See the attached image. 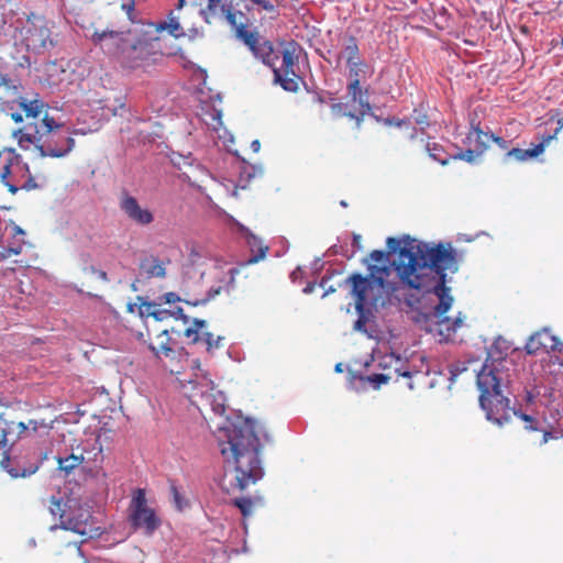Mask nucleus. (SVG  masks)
Returning <instances> with one entry per match:
<instances>
[{
  "mask_svg": "<svg viewBox=\"0 0 563 563\" xmlns=\"http://www.w3.org/2000/svg\"><path fill=\"white\" fill-rule=\"evenodd\" d=\"M395 374H396V377H395V379H396V380H397L399 377H404V378L408 379V382H407V387H408L409 389H413V384H412V382H411V378H412L413 374H412L411 372H409V371L400 372L399 369H397V368H396V369H395Z\"/></svg>",
  "mask_w": 563,
  "mask_h": 563,
  "instance_id": "a18cd8bd",
  "label": "nucleus"
},
{
  "mask_svg": "<svg viewBox=\"0 0 563 563\" xmlns=\"http://www.w3.org/2000/svg\"><path fill=\"white\" fill-rule=\"evenodd\" d=\"M299 45L296 42H290L287 47L282 52V66L271 67L274 73L275 81L278 82L282 88L289 92H296L299 89V84L302 78L298 74V56L297 49Z\"/></svg>",
  "mask_w": 563,
  "mask_h": 563,
  "instance_id": "4468645a",
  "label": "nucleus"
},
{
  "mask_svg": "<svg viewBox=\"0 0 563 563\" xmlns=\"http://www.w3.org/2000/svg\"><path fill=\"white\" fill-rule=\"evenodd\" d=\"M249 49L257 60L268 67H273L278 59L272 42L257 32H249Z\"/></svg>",
  "mask_w": 563,
  "mask_h": 563,
  "instance_id": "4be33fe9",
  "label": "nucleus"
},
{
  "mask_svg": "<svg viewBox=\"0 0 563 563\" xmlns=\"http://www.w3.org/2000/svg\"><path fill=\"white\" fill-rule=\"evenodd\" d=\"M340 366H341V364H338V365L335 366V369H336L338 372H340V371H341V367H340Z\"/></svg>",
  "mask_w": 563,
  "mask_h": 563,
  "instance_id": "774afa93",
  "label": "nucleus"
},
{
  "mask_svg": "<svg viewBox=\"0 0 563 563\" xmlns=\"http://www.w3.org/2000/svg\"><path fill=\"white\" fill-rule=\"evenodd\" d=\"M66 507H67V503H65L63 500V498H58L56 496H52L49 498L48 509H49V512L54 517H57L59 519V525H58L59 528L63 527V519H66V516L68 515V512L66 511ZM56 528H57V526H53L52 530H54Z\"/></svg>",
  "mask_w": 563,
  "mask_h": 563,
  "instance_id": "72a5a7b5",
  "label": "nucleus"
},
{
  "mask_svg": "<svg viewBox=\"0 0 563 563\" xmlns=\"http://www.w3.org/2000/svg\"><path fill=\"white\" fill-rule=\"evenodd\" d=\"M121 8H122L123 11H125V13L128 15V19L131 22H134L136 20L134 0H128L126 2H123L121 4Z\"/></svg>",
  "mask_w": 563,
  "mask_h": 563,
  "instance_id": "79ce46f5",
  "label": "nucleus"
},
{
  "mask_svg": "<svg viewBox=\"0 0 563 563\" xmlns=\"http://www.w3.org/2000/svg\"><path fill=\"white\" fill-rule=\"evenodd\" d=\"M349 82H352V87H356L357 82L366 78L368 71V64L364 59H358L346 64Z\"/></svg>",
  "mask_w": 563,
  "mask_h": 563,
  "instance_id": "7c9ffc66",
  "label": "nucleus"
},
{
  "mask_svg": "<svg viewBox=\"0 0 563 563\" xmlns=\"http://www.w3.org/2000/svg\"><path fill=\"white\" fill-rule=\"evenodd\" d=\"M394 379V376L388 374H373L367 376V380L375 384L376 386H379L382 384H387L389 380Z\"/></svg>",
  "mask_w": 563,
  "mask_h": 563,
  "instance_id": "a19ab883",
  "label": "nucleus"
},
{
  "mask_svg": "<svg viewBox=\"0 0 563 563\" xmlns=\"http://www.w3.org/2000/svg\"><path fill=\"white\" fill-rule=\"evenodd\" d=\"M175 345V342L168 334V330H163L155 341L150 343L148 347L157 358L173 362L180 355Z\"/></svg>",
  "mask_w": 563,
  "mask_h": 563,
  "instance_id": "b1692460",
  "label": "nucleus"
},
{
  "mask_svg": "<svg viewBox=\"0 0 563 563\" xmlns=\"http://www.w3.org/2000/svg\"><path fill=\"white\" fill-rule=\"evenodd\" d=\"M155 307L156 302L142 301V303L139 306V313L142 318L155 316Z\"/></svg>",
  "mask_w": 563,
  "mask_h": 563,
  "instance_id": "ea45409f",
  "label": "nucleus"
},
{
  "mask_svg": "<svg viewBox=\"0 0 563 563\" xmlns=\"http://www.w3.org/2000/svg\"><path fill=\"white\" fill-rule=\"evenodd\" d=\"M252 169L253 172L251 173L249 170V174H247V177H249V181L251 180V178L255 177L256 175H262L263 174V167L262 166H252Z\"/></svg>",
  "mask_w": 563,
  "mask_h": 563,
  "instance_id": "603ef678",
  "label": "nucleus"
},
{
  "mask_svg": "<svg viewBox=\"0 0 563 563\" xmlns=\"http://www.w3.org/2000/svg\"><path fill=\"white\" fill-rule=\"evenodd\" d=\"M273 443L265 423L249 417V482L256 483L264 475L263 451Z\"/></svg>",
  "mask_w": 563,
  "mask_h": 563,
  "instance_id": "f8f14e48",
  "label": "nucleus"
},
{
  "mask_svg": "<svg viewBox=\"0 0 563 563\" xmlns=\"http://www.w3.org/2000/svg\"><path fill=\"white\" fill-rule=\"evenodd\" d=\"M189 185H190L191 187H196L200 192H203L202 187H201V186L196 185L194 181H190V180H189Z\"/></svg>",
  "mask_w": 563,
  "mask_h": 563,
  "instance_id": "680f3d73",
  "label": "nucleus"
},
{
  "mask_svg": "<svg viewBox=\"0 0 563 563\" xmlns=\"http://www.w3.org/2000/svg\"><path fill=\"white\" fill-rule=\"evenodd\" d=\"M554 139V135H548L545 136L542 142L533 145L531 148H520V147H511L506 152L505 154V162H508L510 159L517 161V162H526L531 158H536L539 155H541L544 152L545 145L550 143L551 140Z\"/></svg>",
  "mask_w": 563,
  "mask_h": 563,
  "instance_id": "a878e982",
  "label": "nucleus"
},
{
  "mask_svg": "<svg viewBox=\"0 0 563 563\" xmlns=\"http://www.w3.org/2000/svg\"><path fill=\"white\" fill-rule=\"evenodd\" d=\"M511 412L514 415L518 416L523 421V423H525L523 428L526 431L541 433L540 439L538 441H534L536 444L543 445V444L548 443V441L550 439L555 438V435L552 431L547 430L543 427L544 421L542 422V421L538 420L537 418H534L530 415H527V413H518L517 411L512 410L511 407H510L509 418H511ZM510 419H508V421Z\"/></svg>",
  "mask_w": 563,
  "mask_h": 563,
  "instance_id": "cd10ccee",
  "label": "nucleus"
},
{
  "mask_svg": "<svg viewBox=\"0 0 563 563\" xmlns=\"http://www.w3.org/2000/svg\"><path fill=\"white\" fill-rule=\"evenodd\" d=\"M251 148L253 152L257 153L261 148V143L258 140H254L252 143H251Z\"/></svg>",
  "mask_w": 563,
  "mask_h": 563,
  "instance_id": "864d4df0",
  "label": "nucleus"
},
{
  "mask_svg": "<svg viewBox=\"0 0 563 563\" xmlns=\"http://www.w3.org/2000/svg\"><path fill=\"white\" fill-rule=\"evenodd\" d=\"M205 7L200 13L208 24L225 21L235 32L236 37L246 44V23L244 13L236 9L232 2L223 3L221 0H200Z\"/></svg>",
  "mask_w": 563,
  "mask_h": 563,
  "instance_id": "ddd939ff",
  "label": "nucleus"
},
{
  "mask_svg": "<svg viewBox=\"0 0 563 563\" xmlns=\"http://www.w3.org/2000/svg\"><path fill=\"white\" fill-rule=\"evenodd\" d=\"M0 181L12 195L19 190L30 191L38 188L27 163L12 147L0 151Z\"/></svg>",
  "mask_w": 563,
  "mask_h": 563,
  "instance_id": "1a4fd4ad",
  "label": "nucleus"
},
{
  "mask_svg": "<svg viewBox=\"0 0 563 563\" xmlns=\"http://www.w3.org/2000/svg\"><path fill=\"white\" fill-rule=\"evenodd\" d=\"M344 58L346 64L362 59L358 43L355 36L350 35L345 38L342 52L339 55Z\"/></svg>",
  "mask_w": 563,
  "mask_h": 563,
  "instance_id": "2f4dec72",
  "label": "nucleus"
},
{
  "mask_svg": "<svg viewBox=\"0 0 563 563\" xmlns=\"http://www.w3.org/2000/svg\"><path fill=\"white\" fill-rule=\"evenodd\" d=\"M416 122H417L418 124H420V125H422V124L428 125V124H429V123H428V118H427V115H421L420 118H417V119H416Z\"/></svg>",
  "mask_w": 563,
  "mask_h": 563,
  "instance_id": "5fc2aeb1",
  "label": "nucleus"
},
{
  "mask_svg": "<svg viewBox=\"0 0 563 563\" xmlns=\"http://www.w3.org/2000/svg\"><path fill=\"white\" fill-rule=\"evenodd\" d=\"M85 460H86V457L82 454H79V455L70 454L66 457H59L58 466H59V470H62L66 473H70L74 468L79 466Z\"/></svg>",
  "mask_w": 563,
  "mask_h": 563,
  "instance_id": "c9c22d12",
  "label": "nucleus"
},
{
  "mask_svg": "<svg viewBox=\"0 0 563 563\" xmlns=\"http://www.w3.org/2000/svg\"><path fill=\"white\" fill-rule=\"evenodd\" d=\"M53 22L42 15L32 14L27 18L23 27L22 42L27 52L45 54L53 49L58 40L53 31Z\"/></svg>",
  "mask_w": 563,
  "mask_h": 563,
  "instance_id": "9d476101",
  "label": "nucleus"
},
{
  "mask_svg": "<svg viewBox=\"0 0 563 563\" xmlns=\"http://www.w3.org/2000/svg\"><path fill=\"white\" fill-rule=\"evenodd\" d=\"M268 251L269 246L249 231V265L263 261Z\"/></svg>",
  "mask_w": 563,
  "mask_h": 563,
  "instance_id": "c756f323",
  "label": "nucleus"
},
{
  "mask_svg": "<svg viewBox=\"0 0 563 563\" xmlns=\"http://www.w3.org/2000/svg\"><path fill=\"white\" fill-rule=\"evenodd\" d=\"M93 449L98 450V452L95 454L93 461L95 462H97V461L101 462L102 459H103V456H102V445H101V443L99 442L98 439L95 441Z\"/></svg>",
  "mask_w": 563,
  "mask_h": 563,
  "instance_id": "8fccbe9b",
  "label": "nucleus"
},
{
  "mask_svg": "<svg viewBox=\"0 0 563 563\" xmlns=\"http://www.w3.org/2000/svg\"><path fill=\"white\" fill-rule=\"evenodd\" d=\"M240 272L241 268L238 266H216L210 273L211 277L216 279V284L205 280L202 275L200 287L203 289L192 296L188 294V298L184 299V301L191 306H199L207 303L221 294V291L230 292L234 288L235 275L240 274Z\"/></svg>",
  "mask_w": 563,
  "mask_h": 563,
  "instance_id": "9b49d317",
  "label": "nucleus"
},
{
  "mask_svg": "<svg viewBox=\"0 0 563 563\" xmlns=\"http://www.w3.org/2000/svg\"><path fill=\"white\" fill-rule=\"evenodd\" d=\"M95 44L103 52L115 56L123 68L136 69L156 64L163 56L161 36L153 25L142 23L126 33L118 31H96Z\"/></svg>",
  "mask_w": 563,
  "mask_h": 563,
  "instance_id": "20e7f679",
  "label": "nucleus"
},
{
  "mask_svg": "<svg viewBox=\"0 0 563 563\" xmlns=\"http://www.w3.org/2000/svg\"><path fill=\"white\" fill-rule=\"evenodd\" d=\"M490 140L498 145L499 148L507 151L510 148L511 141H506L500 136L490 133Z\"/></svg>",
  "mask_w": 563,
  "mask_h": 563,
  "instance_id": "c03bdc74",
  "label": "nucleus"
},
{
  "mask_svg": "<svg viewBox=\"0 0 563 563\" xmlns=\"http://www.w3.org/2000/svg\"><path fill=\"white\" fill-rule=\"evenodd\" d=\"M245 187L244 186H239V185H235L234 188H233V191L231 194L232 197L236 198L238 197V191L239 189H244Z\"/></svg>",
  "mask_w": 563,
  "mask_h": 563,
  "instance_id": "4d7b16f0",
  "label": "nucleus"
},
{
  "mask_svg": "<svg viewBox=\"0 0 563 563\" xmlns=\"http://www.w3.org/2000/svg\"><path fill=\"white\" fill-rule=\"evenodd\" d=\"M466 140L468 144L475 143L478 153H483L487 148V142L490 141V134L482 131L479 125L472 124Z\"/></svg>",
  "mask_w": 563,
  "mask_h": 563,
  "instance_id": "473e14b6",
  "label": "nucleus"
},
{
  "mask_svg": "<svg viewBox=\"0 0 563 563\" xmlns=\"http://www.w3.org/2000/svg\"><path fill=\"white\" fill-rule=\"evenodd\" d=\"M184 388L190 402L199 409L214 432L225 462L233 466L224 473L222 489L231 497L230 503L240 509L243 517L241 523L246 528V497L243 495L246 471L240 465V460L246 454V418L238 416L232 420L224 416L228 409L225 395L199 366Z\"/></svg>",
  "mask_w": 563,
  "mask_h": 563,
  "instance_id": "f03ea898",
  "label": "nucleus"
},
{
  "mask_svg": "<svg viewBox=\"0 0 563 563\" xmlns=\"http://www.w3.org/2000/svg\"><path fill=\"white\" fill-rule=\"evenodd\" d=\"M62 529L69 530L85 538H92L95 532L92 516L89 510L81 507L74 509L69 507L66 519H63Z\"/></svg>",
  "mask_w": 563,
  "mask_h": 563,
  "instance_id": "aec40b11",
  "label": "nucleus"
},
{
  "mask_svg": "<svg viewBox=\"0 0 563 563\" xmlns=\"http://www.w3.org/2000/svg\"><path fill=\"white\" fill-rule=\"evenodd\" d=\"M185 2V0H178V5L176 10L179 11L184 7Z\"/></svg>",
  "mask_w": 563,
  "mask_h": 563,
  "instance_id": "e2e57ef3",
  "label": "nucleus"
},
{
  "mask_svg": "<svg viewBox=\"0 0 563 563\" xmlns=\"http://www.w3.org/2000/svg\"><path fill=\"white\" fill-rule=\"evenodd\" d=\"M562 129H563V117L558 120V128L555 129L554 134H553L554 137L556 136L559 131L562 130Z\"/></svg>",
  "mask_w": 563,
  "mask_h": 563,
  "instance_id": "6e6d98bb",
  "label": "nucleus"
},
{
  "mask_svg": "<svg viewBox=\"0 0 563 563\" xmlns=\"http://www.w3.org/2000/svg\"><path fill=\"white\" fill-rule=\"evenodd\" d=\"M170 493L173 496L175 507L179 511L184 510L186 507L189 506L188 500L180 494V492L176 485H174V484L170 485Z\"/></svg>",
  "mask_w": 563,
  "mask_h": 563,
  "instance_id": "58836bf2",
  "label": "nucleus"
},
{
  "mask_svg": "<svg viewBox=\"0 0 563 563\" xmlns=\"http://www.w3.org/2000/svg\"><path fill=\"white\" fill-rule=\"evenodd\" d=\"M131 525L135 529H143L145 534L151 536L161 526V519L154 509L147 506L144 489H136L131 500Z\"/></svg>",
  "mask_w": 563,
  "mask_h": 563,
  "instance_id": "2eb2a0df",
  "label": "nucleus"
},
{
  "mask_svg": "<svg viewBox=\"0 0 563 563\" xmlns=\"http://www.w3.org/2000/svg\"><path fill=\"white\" fill-rule=\"evenodd\" d=\"M427 151L429 153V156L435 162H439L442 165H446L449 163V155L445 153L441 145L434 142H429L427 144Z\"/></svg>",
  "mask_w": 563,
  "mask_h": 563,
  "instance_id": "e433bc0d",
  "label": "nucleus"
},
{
  "mask_svg": "<svg viewBox=\"0 0 563 563\" xmlns=\"http://www.w3.org/2000/svg\"><path fill=\"white\" fill-rule=\"evenodd\" d=\"M313 99H314L316 102H319V103L325 102L324 98L321 95H319V93H316Z\"/></svg>",
  "mask_w": 563,
  "mask_h": 563,
  "instance_id": "13d9d810",
  "label": "nucleus"
},
{
  "mask_svg": "<svg viewBox=\"0 0 563 563\" xmlns=\"http://www.w3.org/2000/svg\"><path fill=\"white\" fill-rule=\"evenodd\" d=\"M3 104H4V103L0 102V115H1L2 113H5V110L3 109Z\"/></svg>",
  "mask_w": 563,
  "mask_h": 563,
  "instance_id": "0e129e2a",
  "label": "nucleus"
},
{
  "mask_svg": "<svg viewBox=\"0 0 563 563\" xmlns=\"http://www.w3.org/2000/svg\"><path fill=\"white\" fill-rule=\"evenodd\" d=\"M169 261H163L155 255H148L140 261V275L147 279L151 278H165L166 265Z\"/></svg>",
  "mask_w": 563,
  "mask_h": 563,
  "instance_id": "bb28decb",
  "label": "nucleus"
},
{
  "mask_svg": "<svg viewBox=\"0 0 563 563\" xmlns=\"http://www.w3.org/2000/svg\"><path fill=\"white\" fill-rule=\"evenodd\" d=\"M246 550V541L243 540V544H242V551L244 552Z\"/></svg>",
  "mask_w": 563,
  "mask_h": 563,
  "instance_id": "69168bd1",
  "label": "nucleus"
},
{
  "mask_svg": "<svg viewBox=\"0 0 563 563\" xmlns=\"http://www.w3.org/2000/svg\"><path fill=\"white\" fill-rule=\"evenodd\" d=\"M464 369H465V368H460V367H457V366H456V367H454V368H452V369H451V374H452L453 376H456V374H457L459 372H462V371H464Z\"/></svg>",
  "mask_w": 563,
  "mask_h": 563,
  "instance_id": "bf43d9fd",
  "label": "nucleus"
},
{
  "mask_svg": "<svg viewBox=\"0 0 563 563\" xmlns=\"http://www.w3.org/2000/svg\"><path fill=\"white\" fill-rule=\"evenodd\" d=\"M146 25H153L157 30V36L163 31H166L169 35L175 38H179L186 35L185 29L180 23V16L175 10H172L167 19L157 23H145Z\"/></svg>",
  "mask_w": 563,
  "mask_h": 563,
  "instance_id": "c85d7f7f",
  "label": "nucleus"
},
{
  "mask_svg": "<svg viewBox=\"0 0 563 563\" xmlns=\"http://www.w3.org/2000/svg\"><path fill=\"white\" fill-rule=\"evenodd\" d=\"M89 271H90V273L92 275H95L100 280H102V282H107L108 280V276H107V273L104 271L96 269L95 267H90Z\"/></svg>",
  "mask_w": 563,
  "mask_h": 563,
  "instance_id": "09e8293b",
  "label": "nucleus"
},
{
  "mask_svg": "<svg viewBox=\"0 0 563 563\" xmlns=\"http://www.w3.org/2000/svg\"><path fill=\"white\" fill-rule=\"evenodd\" d=\"M382 283V277H377L375 282L363 278V275L360 273L351 274L344 280V284L350 288V295L355 301V309L358 313V318L353 327L355 331L366 332V308L384 306L389 300L390 296L379 294Z\"/></svg>",
  "mask_w": 563,
  "mask_h": 563,
  "instance_id": "0eeeda50",
  "label": "nucleus"
},
{
  "mask_svg": "<svg viewBox=\"0 0 563 563\" xmlns=\"http://www.w3.org/2000/svg\"><path fill=\"white\" fill-rule=\"evenodd\" d=\"M0 102L5 103L3 104L5 114H9L15 123H22L24 118H36L44 108L42 100L24 97L22 84L11 78L0 80Z\"/></svg>",
  "mask_w": 563,
  "mask_h": 563,
  "instance_id": "6e6552de",
  "label": "nucleus"
},
{
  "mask_svg": "<svg viewBox=\"0 0 563 563\" xmlns=\"http://www.w3.org/2000/svg\"><path fill=\"white\" fill-rule=\"evenodd\" d=\"M257 504H263V498L260 497V498H255V499H252V498H249V501H247V505H249V516L251 515V510L252 508H254Z\"/></svg>",
  "mask_w": 563,
  "mask_h": 563,
  "instance_id": "3c124183",
  "label": "nucleus"
},
{
  "mask_svg": "<svg viewBox=\"0 0 563 563\" xmlns=\"http://www.w3.org/2000/svg\"><path fill=\"white\" fill-rule=\"evenodd\" d=\"M514 351L510 341L503 336L494 340L487 350V357L476 376L479 390V405L486 419L503 427L510 412L509 384L511 382L509 353Z\"/></svg>",
  "mask_w": 563,
  "mask_h": 563,
  "instance_id": "7ed1b4c3",
  "label": "nucleus"
},
{
  "mask_svg": "<svg viewBox=\"0 0 563 563\" xmlns=\"http://www.w3.org/2000/svg\"><path fill=\"white\" fill-rule=\"evenodd\" d=\"M199 117L209 130L217 134L220 140L225 139L227 131L223 128L222 111L213 104L205 102L200 107Z\"/></svg>",
  "mask_w": 563,
  "mask_h": 563,
  "instance_id": "393cba45",
  "label": "nucleus"
},
{
  "mask_svg": "<svg viewBox=\"0 0 563 563\" xmlns=\"http://www.w3.org/2000/svg\"><path fill=\"white\" fill-rule=\"evenodd\" d=\"M29 120L32 121L14 130L12 136L20 148L27 151L33 145L41 157H65L75 147L73 135L85 134L81 130H71L47 112Z\"/></svg>",
  "mask_w": 563,
  "mask_h": 563,
  "instance_id": "39448f33",
  "label": "nucleus"
},
{
  "mask_svg": "<svg viewBox=\"0 0 563 563\" xmlns=\"http://www.w3.org/2000/svg\"><path fill=\"white\" fill-rule=\"evenodd\" d=\"M528 354H538L540 352L555 351L563 352V344L552 335L548 330H541L532 334L525 345Z\"/></svg>",
  "mask_w": 563,
  "mask_h": 563,
  "instance_id": "5701e85b",
  "label": "nucleus"
},
{
  "mask_svg": "<svg viewBox=\"0 0 563 563\" xmlns=\"http://www.w3.org/2000/svg\"><path fill=\"white\" fill-rule=\"evenodd\" d=\"M119 207L129 220L137 225H148L154 221V214L147 208H142L137 199L128 192L120 197Z\"/></svg>",
  "mask_w": 563,
  "mask_h": 563,
  "instance_id": "412c9836",
  "label": "nucleus"
},
{
  "mask_svg": "<svg viewBox=\"0 0 563 563\" xmlns=\"http://www.w3.org/2000/svg\"><path fill=\"white\" fill-rule=\"evenodd\" d=\"M478 151L474 150H466L464 152H461L459 155L453 156L454 159L460 158L463 161H466L468 163H473L475 158L479 155Z\"/></svg>",
  "mask_w": 563,
  "mask_h": 563,
  "instance_id": "37998d69",
  "label": "nucleus"
},
{
  "mask_svg": "<svg viewBox=\"0 0 563 563\" xmlns=\"http://www.w3.org/2000/svg\"><path fill=\"white\" fill-rule=\"evenodd\" d=\"M347 97L350 101L346 107L351 109L345 112L351 119H355L356 123L360 124L363 118L368 114L372 110L368 101V89H363L361 82H357L356 87H352V82L346 86Z\"/></svg>",
  "mask_w": 563,
  "mask_h": 563,
  "instance_id": "6ab92c4d",
  "label": "nucleus"
},
{
  "mask_svg": "<svg viewBox=\"0 0 563 563\" xmlns=\"http://www.w3.org/2000/svg\"><path fill=\"white\" fill-rule=\"evenodd\" d=\"M367 263L368 275L363 278L375 280L377 277H382V288L379 294L390 296L394 291V287L387 280L390 275V267L388 266V253L382 250H374L369 253Z\"/></svg>",
  "mask_w": 563,
  "mask_h": 563,
  "instance_id": "f3484780",
  "label": "nucleus"
},
{
  "mask_svg": "<svg viewBox=\"0 0 563 563\" xmlns=\"http://www.w3.org/2000/svg\"><path fill=\"white\" fill-rule=\"evenodd\" d=\"M32 428L37 431L40 424L36 420H30L27 424L19 418L14 409L7 408L0 412V466L5 470L12 478L26 477L38 470V463L23 465L16 459L11 460L10 451L22 434Z\"/></svg>",
  "mask_w": 563,
  "mask_h": 563,
  "instance_id": "423d86ee",
  "label": "nucleus"
},
{
  "mask_svg": "<svg viewBox=\"0 0 563 563\" xmlns=\"http://www.w3.org/2000/svg\"><path fill=\"white\" fill-rule=\"evenodd\" d=\"M24 235V230L14 222L5 227L0 238V261L21 254L25 244Z\"/></svg>",
  "mask_w": 563,
  "mask_h": 563,
  "instance_id": "a211bd4d",
  "label": "nucleus"
},
{
  "mask_svg": "<svg viewBox=\"0 0 563 563\" xmlns=\"http://www.w3.org/2000/svg\"><path fill=\"white\" fill-rule=\"evenodd\" d=\"M254 4L258 7V10H264L269 13L277 12V9L280 7L283 0H251Z\"/></svg>",
  "mask_w": 563,
  "mask_h": 563,
  "instance_id": "4c0bfd02",
  "label": "nucleus"
},
{
  "mask_svg": "<svg viewBox=\"0 0 563 563\" xmlns=\"http://www.w3.org/2000/svg\"><path fill=\"white\" fill-rule=\"evenodd\" d=\"M229 221L235 223L241 231L244 230V225L239 223V222H236L232 217H230Z\"/></svg>",
  "mask_w": 563,
  "mask_h": 563,
  "instance_id": "052dcab7",
  "label": "nucleus"
},
{
  "mask_svg": "<svg viewBox=\"0 0 563 563\" xmlns=\"http://www.w3.org/2000/svg\"><path fill=\"white\" fill-rule=\"evenodd\" d=\"M165 303H175L181 300V298L176 292H166L162 297Z\"/></svg>",
  "mask_w": 563,
  "mask_h": 563,
  "instance_id": "49530a36",
  "label": "nucleus"
},
{
  "mask_svg": "<svg viewBox=\"0 0 563 563\" xmlns=\"http://www.w3.org/2000/svg\"><path fill=\"white\" fill-rule=\"evenodd\" d=\"M67 547L71 548L73 553L77 560L82 559L80 547L78 545V542H67Z\"/></svg>",
  "mask_w": 563,
  "mask_h": 563,
  "instance_id": "de8ad7c7",
  "label": "nucleus"
},
{
  "mask_svg": "<svg viewBox=\"0 0 563 563\" xmlns=\"http://www.w3.org/2000/svg\"><path fill=\"white\" fill-rule=\"evenodd\" d=\"M358 241H360V236H358V235H355V236H354V243H358Z\"/></svg>",
  "mask_w": 563,
  "mask_h": 563,
  "instance_id": "338daca9",
  "label": "nucleus"
},
{
  "mask_svg": "<svg viewBox=\"0 0 563 563\" xmlns=\"http://www.w3.org/2000/svg\"><path fill=\"white\" fill-rule=\"evenodd\" d=\"M388 254L398 253L394 269L402 285L422 291L437 303L416 317L417 322H426V329L438 325L439 334L446 341L452 340L462 328L465 317L462 312L451 319L445 313L452 308L454 297L448 284V273L455 274L460 268L457 251L451 243L430 244L406 236L402 241L388 238Z\"/></svg>",
  "mask_w": 563,
  "mask_h": 563,
  "instance_id": "f257e3e1",
  "label": "nucleus"
},
{
  "mask_svg": "<svg viewBox=\"0 0 563 563\" xmlns=\"http://www.w3.org/2000/svg\"><path fill=\"white\" fill-rule=\"evenodd\" d=\"M188 344H196L203 347L207 352H212L222 346L224 340L221 335H214L208 330L205 320L194 319L192 322L183 331Z\"/></svg>",
  "mask_w": 563,
  "mask_h": 563,
  "instance_id": "dca6fc26",
  "label": "nucleus"
},
{
  "mask_svg": "<svg viewBox=\"0 0 563 563\" xmlns=\"http://www.w3.org/2000/svg\"><path fill=\"white\" fill-rule=\"evenodd\" d=\"M170 316L175 317L176 319H181L185 323L189 322V318L184 313L183 308L178 307L174 311H169L167 309H161L159 305L156 303L155 316H152L155 320L162 321Z\"/></svg>",
  "mask_w": 563,
  "mask_h": 563,
  "instance_id": "f704fd0d",
  "label": "nucleus"
}]
</instances>
